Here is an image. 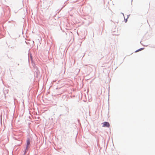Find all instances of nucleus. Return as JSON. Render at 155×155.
Segmentation results:
<instances>
[{"label":"nucleus","mask_w":155,"mask_h":155,"mask_svg":"<svg viewBox=\"0 0 155 155\" xmlns=\"http://www.w3.org/2000/svg\"><path fill=\"white\" fill-rule=\"evenodd\" d=\"M103 127H110V124L108 122H104L103 123Z\"/></svg>","instance_id":"nucleus-1"},{"label":"nucleus","mask_w":155,"mask_h":155,"mask_svg":"<svg viewBox=\"0 0 155 155\" xmlns=\"http://www.w3.org/2000/svg\"><path fill=\"white\" fill-rule=\"evenodd\" d=\"M30 144V142L29 140H28L27 142L26 149H28V146Z\"/></svg>","instance_id":"nucleus-2"},{"label":"nucleus","mask_w":155,"mask_h":155,"mask_svg":"<svg viewBox=\"0 0 155 155\" xmlns=\"http://www.w3.org/2000/svg\"><path fill=\"white\" fill-rule=\"evenodd\" d=\"M143 49V48H141L139 49V50L136 51H135V52H138V51H140L141 50H142Z\"/></svg>","instance_id":"nucleus-3"},{"label":"nucleus","mask_w":155,"mask_h":155,"mask_svg":"<svg viewBox=\"0 0 155 155\" xmlns=\"http://www.w3.org/2000/svg\"><path fill=\"white\" fill-rule=\"evenodd\" d=\"M126 21H125V22H126V21H127V19H126Z\"/></svg>","instance_id":"nucleus-4"}]
</instances>
